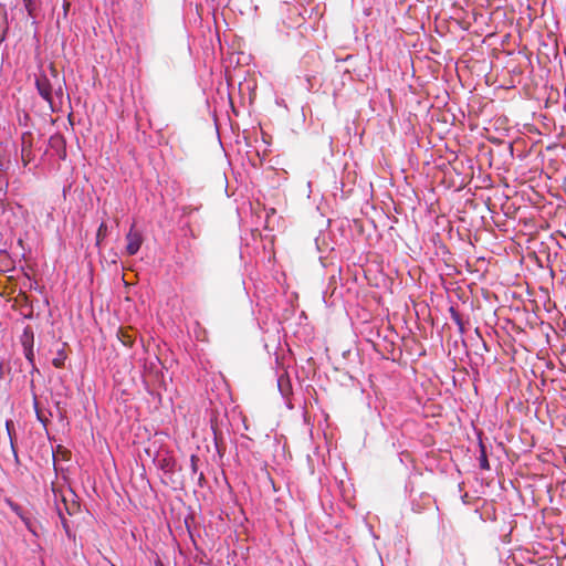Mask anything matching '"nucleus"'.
<instances>
[{"label":"nucleus","mask_w":566,"mask_h":566,"mask_svg":"<svg viewBox=\"0 0 566 566\" xmlns=\"http://www.w3.org/2000/svg\"><path fill=\"white\" fill-rule=\"evenodd\" d=\"M65 80L60 76L56 67L51 64L49 74L43 73L36 77L35 86L41 97L46 101L54 112L57 103H62Z\"/></svg>","instance_id":"1"},{"label":"nucleus","mask_w":566,"mask_h":566,"mask_svg":"<svg viewBox=\"0 0 566 566\" xmlns=\"http://www.w3.org/2000/svg\"><path fill=\"white\" fill-rule=\"evenodd\" d=\"M21 345L24 349L33 348L34 346V333L31 326H25L20 337Z\"/></svg>","instance_id":"5"},{"label":"nucleus","mask_w":566,"mask_h":566,"mask_svg":"<svg viewBox=\"0 0 566 566\" xmlns=\"http://www.w3.org/2000/svg\"><path fill=\"white\" fill-rule=\"evenodd\" d=\"M117 338L124 346L132 347L136 339V333L132 327H119Z\"/></svg>","instance_id":"4"},{"label":"nucleus","mask_w":566,"mask_h":566,"mask_svg":"<svg viewBox=\"0 0 566 566\" xmlns=\"http://www.w3.org/2000/svg\"><path fill=\"white\" fill-rule=\"evenodd\" d=\"M107 231V224L105 222H102L96 233V245H99L101 242L106 238Z\"/></svg>","instance_id":"9"},{"label":"nucleus","mask_w":566,"mask_h":566,"mask_svg":"<svg viewBox=\"0 0 566 566\" xmlns=\"http://www.w3.org/2000/svg\"><path fill=\"white\" fill-rule=\"evenodd\" d=\"M198 462H199V457L197 454H191L190 457V468H191V472L193 474H197L198 473Z\"/></svg>","instance_id":"14"},{"label":"nucleus","mask_w":566,"mask_h":566,"mask_svg":"<svg viewBox=\"0 0 566 566\" xmlns=\"http://www.w3.org/2000/svg\"><path fill=\"white\" fill-rule=\"evenodd\" d=\"M9 427H10V422L7 421V429H9ZM8 431L10 432V430H8Z\"/></svg>","instance_id":"16"},{"label":"nucleus","mask_w":566,"mask_h":566,"mask_svg":"<svg viewBox=\"0 0 566 566\" xmlns=\"http://www.w3.org/2000/svg\"><path fill=\"white\" fill-rule=\"evenodd\" d=\"M24 356L28 359V361L31 364L32 369L36 370L34 365V350L33 348L24 349Z\"/></svg>","instance_id":"13"},{"label":"nucleus","mask_w":566,"mask_h":566,"mask_svg":"<svg viewBox=\"0 0 566 566\" xmlns=\"http://www.w3.org/2000/svg\"><path fill=\"white\" fill-rule=\"evenodd\" d=\"M157 566H164L161 562H158L157 563Z\"/></svg>","instance_id":"17"},{"label":"nucleus","mask_w":566,"mask_h":566,"mask_svg":"<svg viewBox=\"0 0 566 566\" xmlns=\"http://www.w3.org/2000/svg\"><path fill=\"white\" fill-rule=\"evenodd\" d=\"M449 312H450L452 321L458 326L460 334H464L465 326H464V322H463L460 313L454 307H450Z\"/></svg>","instance_id":"8"},{"label":"nucleus","mask_w":566,"mask_h":566,"mask_svg":"<svg viewBox=\"0 0 566 566\" xmlns=\"http://www.w3.org/2000/svg\"><path fill=\"white\" fill-rule=\"evenodd\" d=\"M198 481H199V483H200V484H201V482H202V481H205V475H203V473H202V472H200V473L198 474Z\"/></svg>","instance_id":"15"},{"label":"nucleus","mask_w":566,"mask_h":566,"mask_svg":"<svg viewBox=\"0 0 566 566\" xmlns=\"http://www.w3.org/2000/svg\"><path fill=\"white\" fill-rule=\"evenodd\" d=\"M126 241H127V244H126V253L128 255H135L142 244H143V235L139 231L135 230V226L133 224L128 231V233L126 234Z\"/></svg>","instance_id":"3"},{"label":"nucleus","mask_w":566,"mask_h":566,"mask_svg":"<svg viewBox=\"0 0 566 566\" xmlns=\"http://www.w3.org/2000/svg\"><path fill=\"white\" fill-rule=\"evenodd\" d=\"M31 135L24 134L22 136V160L24 165H27L30 161V154H31Z\"/></svg>","instance_id":"6"},{"label":"nucleus","mask_w":566,"mask_h":566,"mask_svg":"<svg viewBox=\"0 0 566 566\" xmlns=\"http://www.w3.org/2000/svg\"><path fill=\"white\" fill-rule=\"evenodd\" d=\"M479 460H480V468L481 469H483V470H489L490 469V464H489V461H488V457H486L484 447H482L481 455H480Z\"/></svg>","instance_id":"12"},{"label":"nucleus","mask_w":566,"mask_h":566,"mask_svg":"<svg viewBox=\"0 0 566 566\" xmlns=\"http://www.w3.org/2000/svg\"><path fill=\"white\" fill-rule=\"evenodd\" d=\"M65 359H66L65 353L63 350H60L57 353V356L55 358H53L52 364L56 368H62L64 366Z\"/></svg>","instance_id":"10"},{"label":"nucleus","mask_w":566,"mask_h":566,"mask_svg":"<svg viewBox=\"0 0 566 566\" xmlns=\"http://www.w3.org/2000/svg\"><path fill=\"white\" fill-rule=\"evenodd\" d=\"M33 407H34L38 420L45 424L46 418L43 416L42 411L39 409V401H38V398L35 395L33 396Z\"/></svg>","instance_id":"11"},{"label":"nucleus","mask_w":566,"mask_h":566,"mask_svg":"<svg viewBox=\"0 0 566 566\" xmlns=\"http://www.w3.org/2000/svg\"><path fill=\"white\" fill-rule=\"evenodd\" d=\"M7 503L8 505L10 506V509L17 514L20 516V518L24 522L25 526L31 530V522H30V518L27 517L23 512H22V509L19 504L14 503L13 501L11 500H7Z\"/></svg>","instance_id":"7"},{"label":"nucleus","mask_w":566,"mask_h":566,"mask_svg":"<svg viewBox=\"0 0 566 566\" xmlns=\"http://www.w3.org/2000/svg\"><path fill=\"white\" fill-rule=\"evenodd\" d=\"M53 502L57 515L61 518L62 526L69 537L72 536L70 525L64 516V512L73 516L80 512L81 505L77 501L76 494L71 489H57L52 485Z\"/></svg>","instance_id":"2"}]
</instances>
